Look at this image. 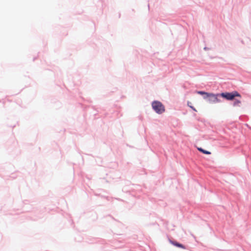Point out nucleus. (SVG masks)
<instances>
[{
	"instance_id": "nucleus-4",
	"label": "nucleus",
	"mask_w": 251,
	"mask_h": 251,
	"mask_svg": "<svg viewBox=\"0 0 251 251\" xmlns=\"http://www.w3.org/2000/svg\"><path fill=\"white\" fill-rule=\"evenodd\" d=\"M173 245H174L175 246L177 247H179V248H182V249H185V247L184 246L180 244V243H177V242H173L172 243Z\"/></svg>"
},
{
	"instance_id": "nucleus-6",
	"label": "nucleus",
	"mask_w": 251,
	"mask_h": 251,
	"mask_svg": "<svg viewBox=\"0 0 251 251\" xmlns=\"http://www.w3.org/2000/svg\"><path fill=\"white\" fill-rule=\"evenodd\" d=\"M199 151L202 152V153L206 154H210L211 153L210 151L204 150L203 149L201 148H198Z\"/></svg>"
},
{
	"instance_id": "nucleus-2",
	"label": "nucleus",
	"mask_w": 251,
	"mask_h": 251,
	"mask_svg": "<svg viewBox=\"0 0 251 251\" xmlns=\"http://www.w3.org/2000/svg\"><path fill=\"white\" fill-rule=\"evenodd\" d=\"M151 105L153 109L159 114H162L165 110V107L160 101H154L152 102Z\"/></svg>"
},
{
	"instance_id": "nucleus-8",
	"label": "nucleus",
	"mask_w": 251,
	"mask_h": 251,
	"mask_svg": "<svg viewBox=\"0 0 251 251\" xmlns=\"http://www.w3.org/2000/svg\"><path fill=\"white\" fill-rule=\"evenodd\" d=\"M190 107L191 108H192L194 111H197V110H196V109H195V107H194L193 106H192V105H191V106H190Z\"/></svg>"
},
{
	"instance_id": "nucleus-1",
	"label": "nucleus",
	"mask_w": 251,
	"mask_h": 251,
	"mask_svg": "<svg viewBox=\"0 0 251 251\" xmlns=\"http://www.w3.org/2000/svg\"><path fill=\"white\" fill-rule=\"evenodd\" d=\"M220 97V94H213L209 93L207 97H203L204 99H207L209 102L211 103H219L221 100L219 99Z\"/></svg>"
},
{
	"instance_id": "nucleus-7",
	"label": "nucleus",
	"mask_w": 251,
	"mask_h": 251,
	"mask_svg": "<svg viewBox=\"0 0 251 251\" xmlns=\"http://www.w3.org/2000/svg\"><path fill=\"white\" fill-rule=\"evenodd\" d=\"M197 93L200 95H205L204 97H207L209 93L205 92L204 91H197Z\"/></svg>"
},
{
	"instance_id": "nucleus-9",
	"label": "nucleus",
	"mask_w": 251,
	"mask_h": 251,
	"mask_svg": "<svg viewBox=\"0 0 251 251\" xmlns=\"http://www.w3.org/2000/svg\"><path fill=\"white\" fill-rule=\"evenodd\" d=\"M191 104V103L190 102H189V101H188V102H187V104H188V105L189 107H190V106H191V105H190Z\"/></svg>"
},
{
	"instance_id": "nucleus-5",
	"label": "nucleus",
	"mask_w": 251,
	"mask_h": 251,
	"mask_svg": "<svg viewBox=\"0 0 251 251\" xmlns=\"http://www.w3.org/2000/svg\"><path fill=\"white\" fill-rule=\"evenodd\" d=\"M240 104H241V101L240 100H235L233 102V106H239Z\"/></svg>"
},
{
	"instance_id": "nucleus-3",
	"label": "nucleus",
	"mask_w": 251,
	"mask_h": 251,
	"mask_svg": "<svg viewBox=\"0 0 251 251\" xmlns=\"http://www.w3.org/2000/svg\"><path fill=\"white\" fill-rule=\"evenodd\" d=\"M220 97H222L227 100H233L235 97H241L240 94L237 91H233L232 93H222L220 94Z\"/></svg>"
}]
</instances>
